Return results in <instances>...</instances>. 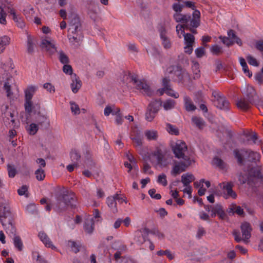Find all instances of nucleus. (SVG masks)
Listing matches in <instances>:
<instances>
[{"label": "nucleus", "mask_w": 263, "mask_h": 263, "mask_svg": "<svg viewBox=\"0 0 263 263\" xmlns=\"http://www.w3.org/2000/svg\"><path fill=\"white\" fill-rule=\"evenodd\" d=\"M55 202L53 209L59 214H63L69 209H75L77 206V199L74 193L64 187L55 194Z\"/></svg>", "instance_id": "1"}, {"label": "nucleus", "mask_w": 263, "mask_h": 263, "mask_svg": "<svg viewBox=\"0 0 263 263\" xmlns=\"http://www.w3.org/2000/svg\"><path fill=\"white\" fill-rule=\"evenodd\" d=\"M233 153L239 166L245 165L246 161L256 163L260 157L259 153L250 149L241 148L239 149L236 148L233 150Z\"/></svg>", "instance_id": "2"}, {"label": "nucleus", "mask_w": 263, "mask_h": 263, "mask_svg": "<svg viewBox=\"0 0 263 263\" xmlns=\"http://www.w3.org/2000/svg\"><path fill=\"white\" fill-rule=\"evenodd\" d=\"M5 212H3V214L1 215L0 221L4 227L5 228L6 233L9 235L15 236L16 228L12 223L13 218L11 215V212L10 209L5 208Z\"/></svg>", "instance_id": "3"}, {"label": "nucleus", "mask_w": 263, "mask_h": 263, "mask_svg": "<svg viewBox=\"0 0 263 263\" xmlns=\"http://www.w3.org/2000/svg\"><path fill=\"white\" fill-rule=\"evenodd\" d=\"M32 114L36 115L35 122L41 129L48 130L50 126L49 117L41 112L40 104H35L32 109Z\"/></svg>", "instance_id": "4"}, {"label": "nucleus", "mask_w": 263, "mask_h": 263, "mask_svg": "<svg viewBox=\"0 0 263 263\" xmlns=\"http://www.w3.org/2000/svg\"><path fill=\"white\" fill-rule=\"evenodd\" d=\"M162 104V102L161 99L152 100L146 108L145 115L146 120L149 122L152 121L160 110Z\"/></svg>", "instance_id": "5"}, {"label": "nucleus", "mask_w": 263, "mask_h": 263, "mask_svg": "<svg viewBox=\"0 0 263 263\" xmlns=\"http://www.w3.org/2000/svg\"><path fill=\"white\" fill-rule=\"evenodd\" d=\"M63 71L65 74L71 75L72 82L70 86L72 92L74 93H77L82 86V82L79 77L76 73H73L72 66L68 64L64 65Z\"/></svg>", "instance_id": "6"}, {"label": "nucleus", "mask_w": 263, "mask_h": 263, "mask_svg": "<svg viewBox=\"0 0 263 263\" xmlns=\"http://www.w3.org/2000/svg\"><path fill=\"white\" fill-rule=\"evenodd\" d=\"M35 88L33 86H29L25 91V102L24 104L25 109L26 113L30 116L32 114V109L35 104L40 103H33L31 100L35 92Z\"/></svg>", "instance_id": "7"}, {"label": "nucleus", "mask_w": 263, "mask_h": 263, "mask_svg": "<svg viewBox=\"0 0 263 263\" xmlns=\"http://www.w3.org/2000/svg\"><path fill=\"white\" fill-rule=\"evenodd\" d=\"M212 95L215 98L213 100L214 104L217 108L226 111L230 109V103L224 96L216 92H213Z\"/></svg>", "instance_id": "8"}, {"label": "nucleus", "mask_w": 263, "mask_h": 263, "mask_svg": "<svg viewBox=\"0 0 263 263\" xmlns=\"http://www.w3.org/2000/svg\"><path fill=\"white\" fill-rule=\"evenodd\" d=\"M181 33L184 36V43L186 45L184 47V52L188 54H191L193 50V45L195 43V37L190 33H185L184 30H181Z\"/></svg>", "instance_id": "9"}, {"label": "nucleus", "mask_w": 263, "mask_h": 263, "mask_svg": "<svg viewBox=\"0 0 263 263\" xmlns=\"http://www.w3.org/2000/svg\"><path fill=\"white\" fill-rule=\"evenodd\" d=\"M69 27L68 31L75 32L77 31L82 30V25L80 17L77 14H73L69 22Z\"/></svg>", "instance_id": "10"}, {"label": "nucleus", "mask_w": 263, "mask_h": 263, "mask_svg": "<svg viewBox=\"0 0 263 263\" xmlns=\"http://www.w3.org/2000/svg\"><path fill=\"white\" fill-rule=\"evenodd\" d=\"M187 149V145L185 142L178 140L175 145L172 147L173 152L176 158L179 159L183 155V153Z\"/></svg>", "instance_id": "11"}, {"label": "nucleus", "mask_w": 263, "mask_h": 263, "mask_svg": "<svg viewBox=\"0 0 263 263\" xmlns=\"http://www.w3.org/2000/svg\"><path fill=\"white\" fill-rule=\"evenodd\" d=\"M136 85V88L138 90H142L143 92L149 97L152 96L153 94V91L151 90L150 86L146 83L144 79L139 80L137 82L134 84Z\"/></svg>", "instance_id": "12"}, {"label": "nucleus", "mask_w": 263, "mask_h": 263, "mask_svg": "<svg viewBox=\"0 0 263 263\" xmlns=\"http://www.w3.org/2000/svg\"><path fill=\"white\" fill-rule=\"evenodd\" d=\"M148 236V233H146V232L144 230V228H143L137 232L134 239L136 243L142 245L147 240Z\"/></svg>", "instance_id": "13"}, {"label": "nucleus", "mask_w": 263, "mask_h": 263, "mask_svg": "<svg viewBox=\"0 0 263 263\" xmlns=\"http://www.w3.org/2000/svg\"><path fill=\"white\" fill-rule=\"evenodd\" d=\"M242 236H244V240H247L251 237V232L252 230L250 223L245 221L241 223L240 226Z\"/></svg>", "instance_id": "14"}, {"label": "nucleus", "mask_w": 263, "mask_h": 263, "mask_svg": "<svg viewBox=\"0 0 263 263\" xmlns=\"http://www.w3.org/2000/svg\"><path fill=\"white\" fill-rule=\"evenodd\" d=\"M40 46L42 48H45L46 50L50 54H53L57 52L55 46L46 39H43L42 40Z\"/></svg>", "instance_id": "15"}, {"label": "nucleus", "mask_w": 263, "mask_h": 263, "mask_svg": "<svg viewBox=\"0 0 263 263\" xmlns=\"http://www.w3.org/2000/svg\"><path fill=\"white\" fill-rule=\"evenodd\" d=\"M191 165V163H186L185 162L181 161L179 164L174 166L172 171V174L176 175L180 172H184L186 168Z\"/></svg>", "instance_id": "16"}, {"label": "nucleus", "mask_w": 263, "mask_h": 263, "mask_svg": "<svg viewBox=\"0 0 263 263\" xmlns=\"http://www.w3.org/2000/svg\"><path fill=\"white\" fill-rule=\"evenodd\" d=\"M223 184L222 189L227 191V196L229 197H232L233 199H236L237 197V194L234 192L232 188L234 186L233 183L232 182H228L226 183L222 182Z\"/></svg>", "instance_id": "17"}, {"label": "nucleus", "mask_w": 263, "mask_h": 263, "mask_svg": "<svg viewBox=\"0 0 263 263\" xmlns=\"http://www.w3.org/2000/svg\"><path fill=\"white\" fill-rule=\"evenodd\" d=\"M166 29L164 27H161L160 29V37L162 41V45L165 49H169L171 47L172 44L166 35Z\"/></svg>", "instance_id": "18"}, {"label": "nucleus", "mask_w": 263, "mask_h": 263, "mask_svg": "<svg viewBox=\"0 0 263 263\" xmlns=\"http://www.w3.org/2000/svg\"><path fill=\"white\" fill-rule=\"evenodd\" d=\"M211 212L217 215L220 219L224 220L227 218V215L220 204H217L215 206H213Z\"/></svg>", "instance_id": "19"}, {"label": "nucleus", "mask_w": 263, "mask_h": 263, "mask_svg": "<svg viewBox=\"0 0 263 263\" xmlns=\"http://www.w3.org/2000/svg\"><path fill=\"white\" fill-rule=\"evenodd\" d=\"M256 96V90L252 86H249L246 90V97L245 99L250 104H253L255 102V97Z\"/></svg>", "instance_id": "20"}, {"label": "nucleus", "mask_w": 263, "mask_h": 263, "mask_svg": "<svg viewBox=\"0 0 263 263\" xmlns=\"http://www.w3.org/2000/svg\"><path fill=\"white\" fill-rule=\"evenodd\" d=\"M41 240L45 244L46 247L50 248L52 250L56 249V247L53 245L47 235L44 232H40L38 234Z\"/></svg>", "instance_id": "21"}, {"label": "nucleus", "mask_w": 263, "mask_h": 263, "mask_svg": "<svg viewBox=\"0 0 263 263\" xmlns=\"http://www.w3.org/2000/svg\"><path fill=\"white\" fill-rule=\"evenodd\" d=\"M194 11L193 13V18L191 20L190 26L193 28H197L200 26V12L199 10L196 9L194 10Z\"/></svg>", "instance_id": "22"}, {"label": "nucleus", "mask_w": 263, "mask_h": 263, "mask_svg": "<svg viewBox=\"0 0 263 263\" xmlns=\"http://www.w3.org/2000/svg\"><path fill=\"white\" fill-rule=\"evenodd\" d=\"M2 117L3 122L7 125V123L8 124H10L9 122L10 118H12L14 117L13 112H12L11 110H9V107L8 105L5 106V110H2Z\"/></svg>", "instance_id": "23"}, {"label": "nucleus", "mask_w": 263, "mask_h": 263, "mask_svg": "<svg viewBox=\"0 0 263 263\" xmlns=\"http://www.w3.org/2000/svg\"><path fill=\"white\" fill-rule=\"evenodd\" d=\"M191 120L193 124L200 130H202L206 126L205 122L201 117L193 116Z\"/></svg>", "instance_id": "24"}, {"label": "nucleus", "mask_w": 263, "mask_h": 263, "mask_svg": "<svg viewBox=\"0 0 263 263\" xmlns=\"http://www.w3.org/2000/svg\"><path fill=\"white\" fill-rule=\"evenodd\" d=\"M237 178L240 185H243L246 183L250 185L253 182L246 174L239 172L237 174Z\"/></svg>", "instance_id": "25"}, {"label": "nucleus", "mask_w": 263, "mask_h": 263, "mask_svg": "<svg viewBox=\"0 0 263 263\" xmlns=\"http://www.w3.org/2000/svg\"><path fill=\"white\" fill-rule=\"evenodd\" d=\"M130 139L136 144V146H141L142 145L143 135L139 132L134 133L131 135Z\"/></svg>", "instance_id": "26"}, {"label": "nucleus", "mask_w": 263, "mask_h": 263, "mask_svg": "<svg viewBox=\"0 0 263 263\" xmlns=\"http://www.w3.org/2000/svg\"><path fill=\"white\" fill-rule=\"evenodd\" d=\"M95 222L92 219H86L84 223V229L88 234H91L94 230Z\"/></svg>", "instance_id": "27"}, {"label": "nucleus", "mask_w": 263, "mask_h": 263, "mask_svg": "<svg viewBox=\"0 0 263 263\" xmlns=\"http://www.w3.org/2000/svg\"><path fill=\"white\" fill-rule=\"evenodd\" d=\"M228 35L230 39L234 41V44L235 43L239 46H241L242 45L241 40L236 35L235 32L234 30L230 29L228 31Z\"/></svg>", "instance_id": "28"}, {"label": "nucleus", "mask_w": 263, "mask_h": 263, "mask_svg": "<svg viewBox=\"0 0 263 263\" xmlns=\"http://www.w3.org/2000/svg\"><path fill=\"white\" fill-rule=\"evenodd\" d=\"M173 74L176 77L174 78V81H177L178 83L182 82L183 80L184 76L182 69L181 67L178 66L177 69L173 71Z\"/></svg>", "instance_id": "29"}, {"label": "nucleus", "mask_w": 263, "mask_h": 263, "mask_svg": "<svg viewBox=\"0 0 263 263\" xmlns=\"http://www.w3.org/2000/svg\"><path fill=\"white\" fill-rule=\"evenodd\" d=\"M250 104L247 100L243 99L238 100L236 105L238 108L243 111H247L250 108Z\"/></svg>", "instance_id": "30"}, {"label": "nucleus", "mask_w": 263, "mask_h": 263, "mask_svg": "<svg viewBox=\"0 0 263 263\" xmlns=\"http://www.w3.org/2000/svg\"><path fill=\"white\" fill-rule=\"evenodd\" d=\"M146 52L148 54H150L155 58H160L162 57L161 52L155 46H152L146 49Z\"/></svg>", "instance_id": "31"}, {"label": "nucleus", "mask_w": 263, "mask_h": 263, "mask_svg": "<svg viewBox=\"0 0 263 263\" xmlns=\"http://www.w3.org/2000/svg\"><path fill=\"white\" fill-rule=\"evenodd\" d=\"M194 180L195 177L192 174L187 173L181 176V182L185 186L190 185V183Z\"/></svg>", "instance_id": "32"}, {"label": "nucleus", "mask_w": 263, "mask_h": 263, "mask_svg": "<svg viewBox=\"0 0 263 263\" xmlns=\"http://www.w3.org/2000/svg\"><path fill=\"white\" fill-rule=\"evenodd\" d=\"M192 71L194 73V79H197L200 77V70L199 69V64L197 61H192Z\"/></svg>", "instance_id": "33"}, {"label": "nucleus", "mask_w": 263, "mask_h": 263, "mask_svg": "<svg viewBox=\"0 0 263 263\" xmlns=\"http://www.w3.org/2000/svg\"><path fill=\"white\" fill-rule=\"evenodd\" d=\"M240 64L242 67V70L243 72L249 78L252 77V72L251 71L247 65V64L244 58L240 57L239 58Z\"/></svg>", "instance_id": "34"}, {"label": "nucleus", "mask_w": 263, "mask_h": 263, "mask_svg": "<svg viewBox=\"0 0 263 263\" xmlns=\"http://www.w3.org/2000/svg\"><path fill=\"white\" fill-rule=\"evenodd\" d=\"M10 39L7 35L0 37V53L4 52L6 46L9 44Z\"/></svg>", "instance_id": "35"}, {"label": "nucleus", "mask_w": 263, "mask_h": 263, "mask_svg": "<svg viewBox=\"0 0 263 263\" xmlns=\"http://www.w3.org/2000/svg\"><path fill=\"white\" fill-rule=\"evenodd\" d=\"M34 43L33 39L30 35H27V50L29 54H32L34 52Z\"/></svg>", "instance_id": "36"}, {"label": "nucleus", "mask_w": 263, "mask_h": 263, "mask_svg": "<svg viewBox=\"0 0 263 263\" xmlns=\"http://www.w3.org/2000/svg\"><path fill=\"white\" fill-rule=\"evenodd\" d=\"M144 230L146 232V233H148V234H151L156 235L159 239H164L165 237L164 234L160 232L157 229L154 228L152 230H149L147 228H144Z\"/></svg>", "instance_id": "37"}, {"label": "nucleus", "mask_w": 263, "mask_h": 263, "mask_svg": "<svg viewBox=\"0 0 263 263\" xmlns=\"http://www.w3.org/2000/svg\"><path fill=\"white\" fill-rule=\"evenodd\" d=\"M106 203L108 206L112 209L113 213L117 212V203L113 196L108 197L107 198Z\"/></svg>", "instance_id": "38"}, {"label": "nucleus", "mask_w": 263, "mask_h": 263, "mask_svg": "<svg viewBox=\"0 0 263 263\" xmlns=\"http://www.w3.org/2000/svg\"><path fill=\"white\" fill-rule=\"evenodd\" d=\"M68 245L70 247L71 251L76 254L80 251V248L82 247L81 245L72 240H69Z\"/></svg>", "instance_id": "39"}, {"label": "nucleus", "mask_w": 263, "mask_h": 263, "mask_svg": "<svg viewBox=\"0 0 263 263\" xmlns=\"http://www.w3.org/2000/svg\"><path fill=\"white\" fill-rule=\"evenodd\" d=\"M40 127L36 123H31L27 127L26 130L30 135H34L37 132Z\"/></svg>", "instance_id": "40"}, {"label": "nucleus", "mask_w": 263, "mask_h": 263, "mask_svg": "<svg viewBox=\"0 0 263 263\" xmlns=\"http://www.w3.org/2000/svg\"><path fill=\"white\" fill-rule=\"evenodd\" d=\"M70 156L71 161L75 163H78L80 159L81 155L80 153L76 149H72L70 153Z\"/></svg>", "instance_id": "41"}, {"label": "nucleus", "mask_w": 263, "mask_h": 263, "mask_svg": "<svg viewBox=\"0 0 263 263\" xmlns=\"http://www.w3.org/2000/svg\"><path fill=\"white\" fill-rule=\"evenodd\" d=\"M166 129L167 131L171 135L177 136L179 134L178 128L170 123L166 124Z\"/></svg>", "instance_id": "42"}, {"label": "nucleus", "mask_w": 263, "mask_h": 263, "mask_svg": "<svg viewBox=\"0 0 263 263\" xmlns=\"http://www.w3.org/2000/svg\"><path fill=\"white\" fill-rule=\"evenodd\" d=\"M126 249L127 247L125 245H122L120 246L119 249H118L114 255V259L116 261H118V260L122 257L121 254L122 252L126 251Z\"/></svg>", "instance_id": "43"}, {"label": "nucleus", "mask_w": 263, "mask_h": 263, "mask_svg": "<svg viewBox=\"0 0 263 263\" xmlns=\"http://www.w3.org/2000/svg\"><path fill=\"white\" fill-rule=\"evenodd\" d=\"M59 59L60 62L63 64H69L70 61L68 57L64 52L63 51H60Z\"/></svg>", "instance_id": "44"}, {"label": "nucleus", "mask_w": 263, "mask_h": 263, "mask_svg": "<svg viewBox=\"0 0 263 263\" xmlns=\"http://www.w3.org/2000/svg\"><path fill=\"white\" fill-rule=\"evenodd\" d=\"M14 245L15 248L17 249L19 251L23 250V242L20 236H15L13 238Z\"/></svg>", "instance_id": "45"}, {"label": "nucleus", "mask_w": 263, "mask_h": 263, "mask_svg": "<svg viewBox=\"0 0 263 263\" xmlns=\"http://www.w3.org/2000/svg\"><path fill=\"white\" fill-rule=\"evenodd\" d=\"M145 136L149 140H156L158 138V133L157 131L154 130H147L145 133Z\"/></svg>", "instance_id": "46"}, {"label": "nucleus", "mask_w": 263, "mask_h": 263, "mask_svg": "<svg viewBox=\"0 0 263 263\" xmlns=\"http://www.w3.org/2000/svg\"><path fill=\"white\" fill-rule=\"evenodd\" d=\"M157 255L158 256L166 255L170 260H172L174 258V256L168 250H159L157 252Z\"/></svg>", "instance_id": "47"}, {"label": "nucleus", "mask_w": 263, "mask_h": 263, "mask_svg": "<svg viewBox=\"0 0 263 263\" xmlns=\"http://www.w3.org/2000/svg\"><path fill=\"white\" fill-rule=\"evenodd\" d=\"M175 101L172 99H167L163 103V107L165 110H167L175 107Z\"/></svg>", "instance_id": "48"}, {"label": "nucleus", "mask_w": 263, "mask_h": 263, "mask_svg": "<svg viewBox=\"0 0 263 263\" xmlns=\"http://www.w3.org/2000/svg\"><path fill=\"white\" fill-rule=\"evenodd\" d=\"M213 163L220 168L223 169L225 167L224 161L218 157H215L213 159Z\"/></svg>", "instance_id": "49"}, {"label": "nucleus", "mask_w": 263, "mask_h": 263, "mask_svg": "<svg viewBox=\"0 0 263 263\" xmlns=\"http://www.w3.org/2000/svg\"><path fill=\"white\" fill-rule=\"evenodd\" d=\"M210 51L214 55H218L223 52L221 47L216 44L211 46Z\"/></svg>", "instance_id": "50"}, {"label": "nucleus", "mask_w": 263, "mask_h": 263, "mask_svg": "<svg viewBox=\"0 0 263 263\" xmlns=\"http://www.w3.org/2000/svg\"><path fill=\"white\" fill-rule=\"evenodd\" d=\"M70 109L73 115H79L80 114V109L79 105L73 101L70 102Z\"/></svg>", "instance_id": "51"}, {"label": "nucleus", "mask_w": 263, "mask_h": 263, "mask_svg": "<svg viewBox=\"0 0 263 263\" xmlns=\"http://www.w3.org/2000/svg\"><path fill=\"white\" fill-rule=\"evenodd\" d=\"M7 170L8 176L10 178H13L17 173V171L14 165L10 164H7Z\"/></svg>", "instance_id": "52"}, {"label": "nucleus", "mask_w": 263, "mask_h": 263, "mask_svg": "<svg viewBox=\"0 0 263 263\" xmlns=\"http://www.w3.org/2000/svg\"><path fill=\"white\" fill-rule=\"evenodd\" d=\"M35 175L36 179L39 181L43 180L45 177L44 171L42 168H38L35 172Z\"/></svg>", "instance_id": "53"}, {"label": "nucleus", "mask_w": 263, "mask_h": 263, "mask_svg": "<svg viewBox=\"0 0 263 263\" xmlns=\"http://www.w3.org/2000/svg\"><path fill=\"white\" fill-rule=\"evenodd\" d=\"M153 155L156 156L159 164H161L164 158V155L160 149H158L153 153Z\"/></svg>", "instance_id": "54"}, {"label": "nucleus", "mask_w": 263, "mask_h": 263, "mask_svg": "<svg viewBox=\"0 0 263 263\" xmlns=\"http://www.w3.org/2000/svg\"><path fill=\"white\" fill-rule=\"evenodd\" d=\"M13 20L16 23V24L18 27L23 28L25 27V22L24 21L23 17L17 15H16V18H15V17H13Z\"/></svg>", "instance_id": "55"}, {"label": "nucleus", "mask_w": 263, "mask_h": 263, "mask_svg": "<svg viewBox=\"0 0 263 263\" xmlns=\"http://www.w3.org/2000/svg\"><path fill=\"white\" fill-rule=\"evenodd\" d=\"M185 107L186 110L187 111H193L196 109V106L187 98L185 99Z\"/></svg>", "instance_id": "56"}, {"label": "nucleus", "mask_w": 263, "mask_h": 263, "mask_svg": "<svg viewBox=\"0 0 263 263\" xmlns=\"http://www.w3.org/2000/svg\"><path fill=\"white\" fill-rule=\"evenodd\" d=\"M219 38L221 40V42L228 47L231 46L234 44V41L230 39L229 36H222L221 35Z\"/></svg>", "instance_id": "57"}, {"label": "nucleus", "mask_w": 263, "mask_h": 263, "mask_svg": "<svg viewBox=\"0 0 263 263\" xmlns=\"http://www.w3.org/2000/svg\"><path fill=\"white\" fill-rule=\"evenodd\" d=\"M195 52L197 58H201L205 54V48L204 47H198L195 49Z\"/></svg>", "instance_id": "58"}, {"label": "nucleus", "mask_w": 263, "mask_h": 263, "mask_svg": "<svg viewBox=\"0 0 263 263\" xmlns=\"http://www.w3.org/2000/svg\"><path fill=\"white\" fill-rule=\"evenodd\" d=\"M184 7V5L183 4H180L179 3H174L172 6V8L176 12V13H180Z\"/></svg>", "instance_id": "59"}, {"label": "nucleus", "mask_w": 263, "mask_h": 263, "mask_svg": "<svg viewBox=\"0 0 263 263\" xmlns=\"http://www.w3.org/2000/svg\"><path fill=\"white\" fill-rule=\"evenodd\" d=\"M69 41L72 44L75 43H79L83 41L82 37L72 36L71 35H68Z\"/></svg>", "instance_id": "60"}, {"label": "nucleus", "mask_w": 263, "mask_h": 263, "mask_svg": "<svg viewBox=\"0 0 263 263\" xmlns=\"http://www.w3.org/2000/svg\"><path fill=\"white\" fill-rule=\"evenodd\" d=\"M247 60L250 65L254 66L257 67L259 65V63L257 60L251 55H249L246 57Z\"/></svg>", "instance_id": "61"}, {"label": "nucleus", "mask_w": 263, "mask_h": 263, "mask_svg": "<svg viewBox=\"0 0 263 263\" xmlns=\"http://www.w3.org/2000/svg\"><path fill=\"white\" fill-rule=\"evenodd\" d=\"M157 181L159 183L162 184L164 186H166L167 184L166 176L164 174L158 176Z\"/></svg>", "instance_id": "62"}, {"label": "nucleus", "mask_w": 263, "mask_h": 263, "mask_svg": "<svg viewBox=\"0 0 263 263\" xmlns=\"http://www.w3.org/2000/svg\"><path fill=\"white\" fill-rule=\"evenodd\" d=\"M27 210L28 212V213H31L32 214H38V211L34 204H31L28 205L27 207Z\"/></svg>", "instance_id": "63"}, {"label": "nucleus", "mask_w": 263, "mask_h": 263, "mask_svg": "<svg viewBox=\"0 0 263 263\" xmlns=\"http://www.w3.org/2000/svg\"><path fill=\"white\" fill-rule=\"evenodd\" d=\"M255 80L259 85H263V74L260 72H257L254 76Z\"/></svg>", "instance_id": "64"}]
</instances>
